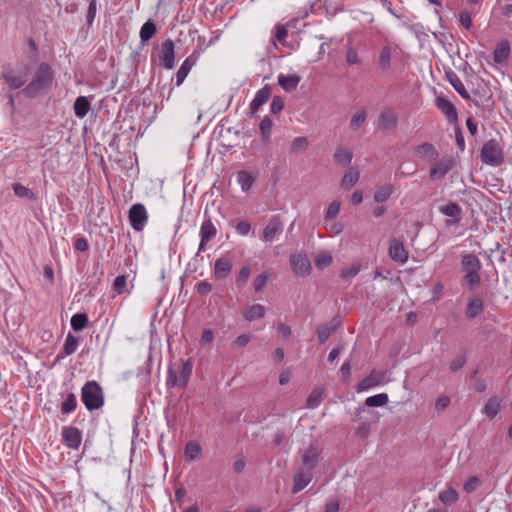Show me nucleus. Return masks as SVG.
<instances>
[{
	"instance_id": "55",
	"label": "nucleus",
	"mask_w": 512,
	"mask_h": 512,
	"mask_svg": "<svg viewBox=\"0 0 512 512\" xmlns=\"http://www.w3.org/2000/svg\"><path fill=\"white\" fill-rule=\"evenodd\" d=\"M340 210V203L338 201H333L330 203V205L327 208V211L325 213V219L326 220H332L334 219Z\"/></svg>"
},
{
	"instance_id": "17",
	"label": "nucleus",
	"mask_w": 512,
	"mask_h": 512,
	"mask_svg": "<svg viewBox=\"0 0 512 512\" xmlns=\"http://www.w3.org/2000/svg\"><path fill=\"white\" fill-rule=\"evenodd\" d=\"M445 77L451 86L457 91V93L466 100H470V94L466 90L464 84L460 80L459 76L453 70L445 71Z\"/></svg>"
},
{
	"instance_id": "39",
	"label": "nucleus",
	"mask_w": 512,
	"mask_h": 512,
	"mask_svg": "<svg viewBox=\"0 0 512 512\" xmlns=\"http://www.w3.org/2000/svg\"><path fill=\"white\" fill-rule=\"evenodd\" d=\"M237 181L241 186L242 191H248L253 183H254V177L247 171H240L237 174Z\"/></svg>"
},
{
	"instance_id": "43",
	"label": "nucleus",
	"mask_w": 512,
	"mask_h": 512,
	"mask_svg": "<svg viewBox=\"0 0 512 512\" xmlns=\"http://www.w3.org/2000/svg\"><path fill=\"white\" fill-rule=\"evenodd\" d=\"M393 192V188L391 185H385L379 187L374 193V201L377 203H382L388 200Z\"/></svg>"
},
{
	"instance_id": "12",
	"label": "nucleus",
	"mask_w": 512,
	"mask_h": 512,
	"mask_svg": "<svg viewBox=\"0 0 512 512\" xmlns=\"http://www.w3.org/2000/svg\"><path fill=\"white\" fill-rule=\"evenodd\" d=\"M389 256L395 262L406 263L408 260V252L404 247L402 241L398 239H393L390 243L389 247Z\"/></svg>"
},
{
	"instance_id": "20",
	"label": "nucleus",
	"mask_w": 512,
	"mask_h": 512,
	"mask_svg": "<svg viewBox=\"0 0 512 512\" xmlns=\"http://www.w3.org/2000/svg\"><path fill=\"white\" fill-rule=\"evenodd\" d=\"M232 263L227 258H218L215 261L213 277L218 280L225 279L231 272Z\"/></svg>"
},
{
	"instance_id": "54",
	"label": "nucleus",
	"mask_w": 512,
	"mask_h": 512,
	"mask_svg": "<svg viewBox=\"0 0 512 512\" xmlns=\"http://www.w3.org/2000/svg\"><path fill=\"white\" fill-rule=\"evenodd\" d=\"M166 385L171 388L180 386V377L172 367L168 369Z\"/></svg>"
},
{
	"instance_id": "26",
	"label": "nucleus",
	"mask_w": 512,
	"mask_h": 512,
	"mask_svg": "<svg viewBox=\"0 0 512 512\" xmlns=\"http://www.w3.org/2000/svg\"><path fill=\"white\" fill-rule=\"evenodd\" d=\"M379 127L382 130H391L396 128L398 119L395 113L391 111H383L378 119Z\"/></svg>"
},
{
	"instance_id": "35",
	"label": "nucleus",
	"mask_w": 512,
	"mask_h": 512,
	"mask_svg": "<svg viewBox=\"0 0 512 512\" xmlns=\"http://www.w3.org/2000/svg\"><path fill=\"white\" fill-rule=\"evenodd\" d=\"M192 362L190 360H186L181 364L179 377H180V387L185 388L188 385L189 379L192 375Z\"/></svg>"
},
{
	"instance_id": "50",
	"label": "nucleus",
	"mask_w": 512,
	"mask_h": 512,
	"mask_svg": "<svg viewBox=\"0 0 512 512\" xmlns=\"http://www.w3.org/2000/svg\"><path fill=\"white\" fill-rule=\"evenodd\" d=\"M333 261L332 256L328 252L319 253L315 258V265L319 269L328 267Z\"/></svg>"
},
{
	"instance_id": "21",
	"label": "nucleus",
	"mask_w": 512,
	"mask_h": 512,
	"mask_svg": "<svg viewBox=\"0 0 512 512\" xmlns=\"http://www.w3.org/2000/svg\"><path fill=\"white\" fill-rule=\"evenodd\" d=\"M502 398L494 395L491 396L482 409V413L489 419H494L501 409Z\"/></svg>"
},
{
	"instance_id": "3",
	"label": "nucleus",
	"mask_w": 512,
	"mask_h": 512,
	"mask_svg": "<svg viewBox=\"0 0 512 512\" xmlns=\"http://www.w3.org/2000/svg\"><path fill=\"white\" fill-rule=\"evenodd\" d=\"M480 157L483 163L492 167L499 166L504 161L503 151L495 139H491L483 145Z\"/></svg>"
},
{
	"instance_id": "45",
	"label": "nucleus",
	"mask_w": 512,
	"mask_h": 512,
	"mask_svg": "<svg viewBox=\"0 0 512 512\" xmlns=\"http://www.w3.org/2000/svg\"><path fill=\"white\" fill-rule=\"evenodd\" d=\"M77 407V399L75 394L70 393L68 394L67 398L64 400V402L61 404V412L63 414H70L73 411H75Z\"/></svg>"
},
{
	"instance_id": "1",
	"label": "nucleus",
	"mask_w": 512,
	"mask_h": 512,
	"mask_svg": "<svg viewBox=\"0 0 512 512\" xmlns=\"http://www.w3.org/2000/svg\"><path fill=\"white\" fill-rule=\"evenodd\" d=\"M54 80V71L52 67L45 62L40 63L30 80L22 89L25 97L34 99L46 94L52 87Z\"/></svg>"
},
{
	"instance_id": "37",
	"label": "nucleus",
	"mask_w": 512,
	"mask_h": 512,
	"mask_svg": "<svg viewBox=\"0 0 512 512\" xmlns=\"http://www.w3.org/2000/svg\"><path fill=\"white\" fill-rule=\"evenodd\" d=\"M78 345L79 338L74 336L72 333H68L63 346V354L65 356L72 355L77 350Z\"/></svg>"
},
{
	"instance_id": "52",
	"label": "nucleus",
	"mask_w": 512,
	"mask_h": 512,
	"mask_svg": "<svg viewBox=\"0 0 512 512\" xmlns=\"http://www.w3.org/2000/svg\"><path fill=\"white\" fill-rule=\"evenodd\" d=\"M308 140L305 137H296L291 143L292 152H303L308 148Z\"/></svg>"
},
{
	"instance_id": "36",
	"label": "nucleus",
	"mask_w": 512,
	"mask_h": 512,
	"mask_svg": "<svg viewBox=\"0 0 512 512\" xmlns=\"http://www.w3.org/2000/svg\"><path fill=\"white\" fill-rule=\"evenodd\" d=\"M156 25L152 20L146 21L140 29V39L142 42L149 41L156 33Z\"/></svg>"
},
{
	"instance_id": "53",
	"label": "nucleus",
	"mask_w": 512,
	"mask_h": 512,
	"mask_svg": "<svg viewBox=\"0 0 512 512\" xmlns=\"http://www.w3.org/2000/svg\"><path fill=\"white\" fill-rule=\"evenodd\" d=\"M322 391L321 390H313L307 399V407L310 409H314L320 405L321 402Z\"/></svg>"
},
{
	"instance_id": "38",
	"label": "nucleus",
	"mask_w": 512,
	"mask_h": 512,
	"mask_svg": "<svg viewBox=\"0 0 512 512\" xmlns=\"http://www.w3.org/2000/svg\"><path fill=\"white\" fill-rule=\"evenodd\" d=\"M459 499L458 492L450 487L445 491L439 493V500L445 505H452Z\"/></svg>"
},
{
	"instance_id": "6",
	"label": "nucleus",
	"mask_w": 512,
	"mask_h": 512,
	"mask_svg": "<svg viewBox=\"0 0 512 512\" xmlns=\"http://www.w3.org/2000/svg\"><path fill=\"white\" fill-rule=\"evenodd\" d=\"M160 64L166 69H172L175 65L174 42L166 39L162 42L159 51Z\"/></svg>"
},
{
	"instance_id": "23",
	"label": "nucleus",
	"mask_w": 512,
	"mask_h": 512,
	"mask_svg": "<svg viewBox=\"0 0 512 512\" xmlns=\"http://www.w3.org/2000/svg\"><path fill=\"white\" fill-rule=\"evenodd\" d=\"M414 153L417 157L427 158L429 160H436L439 156V153L434 145L428 142L416 146Z\"/></svg>"
},
{
	"instance_id": "63",
	"label": "nucleus",
	"mask_w": 512,
	"mask_h": 512,
	"mask_svg": "<svg viewBox=\"0 0 512 512\" xmlns=\"http://www.w3.org/2000/svg\"><path fill=\"white\" fill-rule=\"evenodd\" d=\"M251 337L247 334H242L238 336L232 343L233 347L242 348L245 347L250 342Z\"/></svg>"
},
{
	"instance_id": "15",
	"label": "nucleus",
	"mask_w": 512,
	"mask_h": 512,
	"mask_svg": "<svg viewBox=\"0 0 512 512\" xmlns=\"http://www.w3.org/2000/svg\"><path fill=\"white\" fill-rule=\"evenodd\" d=\"M461 267L464 273L479 272L482 264L475 254L465 253L461 255Z\"/></svg>"
},
{
	"instance_id": "24",
	"label": "nucleus",
	"mask_w": 512,
	"mask_h": 512,
	"mask_svg": "<svg viewBox=\"0 0 512 512\" xmlns=\"http://www.w3.org/2000/svg\"><path fill=\"white\" fill-rule=\"evenodd\" d=\"M484 310L483 301L479 297H473L468 302L466 309H465V315L467 319H474L478 315H480Z\"/></svg>"
},
{
	"instance_id": "29",
	"label": "nucleus",
	"mask_w": 512,
	"mask_h": 512,
	"mask_svg": "<svg viewBox=\"0 0 512 512\" xmlns=\"http://www.w3.org/2000/svg\"><path fill=\"white\" fill-rule=\"evenodd\" d=\"M352 158V152L349 149L342 147L337 148L333 155L334 162L342 167L350 165Z\"/></svg>"
},
{
	"instance_id": "14",
	"label": "nucleus",
	"mask_w": 512,
	"mask_h": 512,
	"mask_svg": "<svg viewBox=\"0 0 512 512\" xmlns=\"http://www.w3.org/2000/svg\"><path fill=\"white\" fill-rule=\"evenodd\" d=\"M435 105L446 116L449 122H455L457 120V111L448 99L443 96H438L435 99Z\"/></svg>"
},
{
	"instance_id": "32",
	"label": "nucleus",
	"mask_w": 512,
	"mask_h": 512,
	"mask_svg": "<svg viewBox=\"0 0 512 512\" xmlns=\"http://www.w3.org/2000/svg\"><path fill=\"white\" fill-rule=\"evenodd\" d=\"M440 212L445 216L455 218V222H459L461 219L462 209L457 203L450 202L447 205L441 206Z\"/></svg>"
},
{
	"instance_id": "64",
	"label": "nucleus",
	"mask_w": 512,
	"mask_h": 512,
	"mask_svg": "<svg viewBox=\"0 0 512 512\" xmlns=\"http://www.w3.org/2000/svg\"><path fill=\"white\" fill-rule=\"evenodd\" d=\"M127 278L125 275H119L115 278L113 287L118 293H122L124 287L126 286Z\"/></svg>"
},
{
	"instance_id": "25",
	"label": "nucleus",
	"mask_w": 512,
	"mask_h": 512,
	"mask_svg": "<svg viewBox=\"0 0 512 512\" xmlns=\"http://www.w3.org/2000/svg\"><path fill=\"white\" fill-rule=\"evenodd\" d=\"M299 82H300V77L296 74H293V75L280 74L278 76V84L286 92H293L294 90H296Z\"/></svg>"
},
{
	"instance_id": "57",
	"label": "nucleus",
	"mask_w": 512,
	"mask_h": 512,
	"mask_svg": "<svg viewBox=\"0 0 512 512\" xmlns=\"http://www.w3.org/2000/svg\"><path fill=\"white\" fill-rule=\"evenodd\" d=\"M480 485V479L476 476L470 477L464 484V490L466 493L474 492Z\"/></svg>"
},
{
	"instance_id": "28",
	"label": "nucleus",
	"mask_w": 512,
	"mask_h": 512,
	"mask_svg": "<svg viewBox=\"0 0 512 512\" xmlns=\"http://www.w3.org/2000/svg\"><path fill=\"white\" fill-rule=\"evenodd\" d=\"M359 170L356 167H351L344 174L341 180V187L345 190L351 189L359 180Z\"/></svg>"
},
{
	"instance_id": "8",
	"label": "nucleus",
	"mask_w": 512,
	"mask_h": 512,
	"mask_svg": "<svg viewBox=\"0 0 512 512\" xmlns=\"http://www.w3.org/2000/svg\"><path fill=\"white\" fill-rule=\"evenodd\" d=\"M290 265L293 272L298 276L308 275L311 271V264L305 254L298 253L290 256Z\"/></svg>"
},
{
	"instance_id": "30",
	"label": "nucleus",
	"mask_w": 512,
	"mask_h": 512,
	"mask_svg": "<svg viewBox=\"0 0 512 512\" xmlns=\"http://www.w3.org/2000/svg\"><path fill=\"white\" fill-rule=\"evenodd\" d=\"M73 108L78 118H84L90 110V102L87 97L79 96L76 98Z\"/></svg>"
},
{
	"instance_id": "22",
	"label": "nucleus",
	"mask_w": 512,
	"mask_h": 512,
	"mask_svg": "<svg viewBox=\"0 0 512 512\" xmlns=\"http://www.w3.org/2000/svg\"><path fill=\"white\" fill-rule=\"evenodd\" d=\"M319 457L320 449L317 446L310 445L302 457V462L308 468L307 470L311 471L318 464Z\"/></svg>"
},
{
	"instance_id": "18",
	"label": "nucleus",
	"mask_w": 512,
	"mask_h": 512,
	"mask_svg": "<svg viewBox=\"0 0 512 512\" xmlns=\"http://www.w3.org/2000/svg\"><path fill=\"white\" fill-rule=\"evenodd\" d=\"M312 480V473L309 470L300 469L293 478L292 493L296 494L303 490Z\"/></svg>"
},
{
	"instance_id": "58",
	"label": "nucleus",
	"mask_w": 512,
	"mask_h": 512,
	"mask_svg": "<svg viewBox=\"0 0 512 512\" xmlns=\"http://www.w3.org/2000/svg\"><path fill=\"white\" fill-rule=\"evenodd\" d=\"M267 280H268L267 273H262V274L258 275L254 281L255 292L262 291L267 284Z\"/></svg>"
},
{
	"instance_id": "46",
	"label": "nucleus",
	"mask_w": 512,
	"mask_h": 512,
	"mask_svg": "<svg viewBox=\"0 0 512 512\" xmlns=\"http://www.w3.org/2000/svg\"><path fill=\"white\" fill-rule=\"evenodd\" d=\"M345 61L350 66H360L362 64V59L359 57L358 52L351 46H348L346 49Z\"/></svg>"
},
{
	"instance_id": "27",
	"label": "nucleus",
	"mask_w": 512,
	"mask_h": 512,
	"mask_svg": "<svg viewBox=\"0 0 512 512\" xmlns=\"http://www.w3.org/2000/svg\"><path fill=\"white\" fill-rule=\"evenodd\" d=\"M510 54V45L507 41H502L497 44L493 52V60L498 64L506 63Z\"/></svg>"
},
{
	"instance_id": "19",
	"label": "nucleus",
	"mask_w": 512,
	"mask_h": 512,
	"mask_svg": "<svg viewBox=\"0 0 512 512\" xmlns=\"http://www.w3.org/2000/svg\"><path fill=\"white\" fill-rule=\"evenodd\" d=\"M271 93L272 90L269 85H265L256 92V95L250 104L251 114L257 112L258 109L270 99Z\"/></svg>"
},
{
	"instance_id": "51",
	"label": "nucleus",
	"mask_w": 512,
	"mask_h": 512,
	"mask_svg": "<svg viewBox=\"0 0 512 512\" xmlns=\"http://www.w3.org/2000/svg\"><path fill=\"white\" fill-rule=\"evenodd\" d=\"M272 126H273V122L268 116H265L262 119V121L260 122L259 129H260L261 135L264 139L267 140L270 138Z\"/></svg>"
},
{
	"instance_id": "34",
	"label": "nucleus",
	"mask_w": 512,
	"mask_h": 512,
	"mask_svg": "<svg viewBox=\"0 0 512 512\" xmlns=\"http://www.w3.org/2000/svg\"><path fill=\"white\" fill-rule=\"evenodd\" d=\"M194 65V61H192L190 58H186L184 62L179 67L177 74H176V85L180 86L187 75L189 74L191 68Z\"/></svg>"
},
{
	"instance_id": "62",
	"label": "nucleus",
	"mask_w": 512,
	"mask_h": 512,
	"mask_svg": "<svg viewBox=\"0 0 512 512\" xmlns=\"http://www.w3.org/2000/svg\"><path fill=\"white\" fill-rule=\"evenodd\" d=\"M236 232L241 236H246L251 230V225L246 221H239L235 226Z\"/></svg>"
},
{
	"instance_id": "7",
	"label": "nucleus",
	"mask_w": 512,
	"mask_h": 512,
	"mask_svg": "<svg viewBox=\"0 0 512 512\" xmlns=\"http://www.w3.org/2000/svg\"><path fill=\"white\" fill-rule=\"evenodd\" d=\"M454 167V160L452 157H444L433 165L430 169L429 177L431 180H438L445 177Z\"/></svg>"
},
{
	"instance_id": "16",
	"label": "nucleus",
	"mask_w": 512,
	"mask_h": 512,
	"mask_svg": "<svg viewBox=\"0 0 512 512\" xmlns=\"http://www.w3.org/2000/svg\"><path fill=\"white\" fill-rule=\"evenodd\" d=\"M339 326L340 322L336 319H332L328 323L319 325L316 330L319 343L324 344L328 338L336 332Z\"/></svg>"
},
{
	"instance_id": "42",
	"label": "nucleus",
	"mask_w": 512,
	"mask_h": 512,
	"mask_svg": "<svg viewBox=\"0 0 512 512\" xmlns=\"http://www.w3.org/2000/svg\"><path fill=\"white\" fill-rule=\"evenodd\" d=\"M13 191H14L15 195L20 198H25L28 200L36 199L35 193L31 189H29L28 187H26L20 183L13 184Z\"/></svg>"
},
{
	"instance_id": "9",
	"label": "nucleus",
	"mask_w": 512,
	"mask_h": 512,
	"mask_svg": "<svg viewBox=\"0 0 512 512\" xmlns=\"http://www.w3.org/2000/svg\"><path fill=\"white\" fill-rule=\"evenodd\" d=\"M385 375L386 373L384 371H372L361 382L358 383L356 391L361 393L373 387L379 386L383 382Z\"/></svg>"
},
{
	"instance_id": "31",
	"label": "nucleus",
	"mask_w": 512,
	"mask_h": 512,
	"mask_svg": "<svg viewBox=\"0 0 512 512\" xmlns=\"http://www.w3.org/2000/svg\"><path fill=\"white\" fill-rule=\"evenodd\" d=\"M184 455L188 461L198 460L202 455V448L197 442L190 441L185 446Z\"/></svg>"
},
{
	"instance_id": "33",
	"label": "nucleus",
	"mask_w": 512,
	"mask_h": 512,
	"mask_svg": "<svg viewBox=\"0 0 512 512\" xmlns=\"http://www.w3.org/2000/svg\"><path fill=\"white\" fill-rule=\"evenodd\" d=\"M266 309L261 304H255L247 309L244 313V318L247 321H254L256 319H261L265 316Z\"/></svg>"
},
{
	"instance_id": "48",
	"label": "nucleus",
	"mask_w": 512,
	"mask_h": 512,
	"mask_svg": "<svg viewBox=\"0 0 512 512\" xmlns=\"http://www.w3.org/2000/svg\"><path fill=\"white\" fill-rule=\"evenodd\" d=\"M464 280L469 290L476 289L481 283L479 272L465 273Z\"/></svg>"
},
{
	"instance_id": "60",
	"label": "nucleus",
	"mask_w": 512,
	"mask_h": 512,
	"mask_svg": "<svg viewBox=\"0 0 512 512\" xmlns=\"http://www.w3.org/2000/svg\"><path fill=\"white\" fill-rule=\"evenodd\" d=\"M250 276V268L248 266H244L240 269L236 282L238 285L243 286L246 284L248 278Z\"/></svg>"
},
{
	"instance_id": "4",
	"label": "nucleus",
	"mask_w": 512,
	"mask_h": 512,
	"mask_svg": "<svg viewBox=\"0 0 512 512\" xmlns=\"http://www.w3.org/2000/svg\"><path fill=\"white\" fill-rule=\"evenodd\" d=\"M29 77L27 68L15 69L10 65L3 67L1 78L9 86L10 89L16 90L25 85Z\"/></svg>"
},
{
	"instance_id": "13",
	"label": "nucleus",
	"mask_w": 512,
	"mask_h": 512,
	"mask_svg": "<svg viewBox=\"0 0 512 512\" xmlns=\"http://www.w3.org/2000/svg\"><path fill=\"white\" fill-rule=\"evenodd\" d=\"M282 221L279 216H273L269 219L268 224L263 230V240L265 242H272L277 233L282 230Z\"/></svg>"
},
{
	"instance_id": "44",
	"label": "nucleus",
	"mask_w": 512,
	"mask_h": 512,
	"mask_svg": "<svg viewBox=\"0 0 512 512\" xmlns=\"http://www.w3.org/2000/svg\"><path fill=\"white\" fill-rule=\"evenodd\" d=\"M379 67L382 71H387L391 67V52L388 47L381 49L379 54Z\"/></svg>"
},
{
	"instance_id": "49",
	"label": "nucleus",
	"mask_w": 512,
	"mask_h": 512,
	"mask_svg": "<svg viewBox=\"0 0 512 512\" xmlns=\"http://www.w3.org/2000/svg\"><path fill=\"white\" fill-rule=\"evenodd\" d=\"M360 270L361 263L355 262L349 268L342 269L340 272V276L343 279H352L359 273Z\"/></svg>"
},
{
	"instance_id": "11",
	"label": "nucleus",
	"mask_w": 512,
	"mask_h": 512,
	"mask_svg": "<svg viewBox=\"0 0 512 512\" xmlns=\"http://www.w3.org/2000/svg\"><path fill=\"white\" fill-rule=\"evenodd\" d=\"M216 234L217 229L214 226L211 218H206L200 227L201 240L198 248V253L202 252L205 249L206 243L209 242L212 238H214Z\"/></svg>"
},
{
	"instance_id": "5",
	"label": "nucleus",
	"mask_w": 512,
	"mask_h": 512,
	"mask_svg": "<svg viewBox=\"0 0 512 512\" xmlns=\"http://www.w3.org/2000/svg\"><path fill=\"white\" fill-rule=\"evenodd\" d=\"M129 222L135 231H142L148 221L146 208L141 203L132 205L129 209Z\"/></svg>"
},
{
	"instance_id": "56",
	"label": "nucleus",
	"mask_w": 512,
	"mask_h": 512,
	"mask_svg": "<svg viewBox=\"0 0 512 512\" xmlns=\"http://www.w3.org/2000/svg\"><path fill=\"white\" fill-rule=\"evenodd\" d=\"M341 380L344 384H348L351 376V363L345 361L340 368Z\"/></svg>"
},
{
	"instance_id": "59",
	"label": "nucleus",
	"mask_w": 512,
	"mask_h": 512,
	"mask_svg": "<svg viewBox=\"0 0 512 512\" xmlns=\"http://www.w3.org/2000/svg\"><path fill=\"white\" fill-rule=\"evenodd\" d=\"M467 358L465 355L457 356L451 363L450 369L452 372H457L466 364Z\"/></svg>"
},
{
	"instance_id": "41",
	"label": "nucleus",
	"mask_w": 512,
	"mask_h": 512,
	"mask_svg": "<svg viewBox=\"0 0 512 512\" xmlns=\"http://www.w3.org/2000/svg\"><path fill=\"white\" fill-rule=\"evenodd\" d=\"M70 323L73 330L81 331L87 326L88 316L85 313H77L72 316Z\"/></svg>"
},
{
	"instance_id": "2",
	"label": "nucleus",
	"mask_w": 512,
	"mask_h": 512,
	"mask_svg": "<svg viewBox=\"0 0 512 512\" xmlns=\"http://www.w3.org/2000/svg\"><path fill=\"white\" fill-rule=\"evenodd\" d=\"M81 400L89 411L101 408L104 405L101 386L94 380L86 382L81 389Z\"/></svg>"
},
{
	"instance_id": "47",
	"label": "nucleus",
	"mask_w": 512,
	"mask_h": 512,
	"mask_svg": "<svg viewBox=\"0 0 512 512\" xmlns=\"http://www.w3.org/2000/svg\"><path fill=\"white\" fill-rule=\"evenodd\" d=\"M367 114L365 111H359L352 115L350 120V128L353 131L358 130L366 121Z\"/></svg>"
},
{
	"instance_id": "61",
	"label": "nucleus",
	"mask_w": 512,
	"mask_h": 512,
	"mask_svg": "<svg viewBox=\"0 0 512 512\" xmlns=\"http://www.w3.org/2000/svg\"><path fill=\"white\" fill-rule=\"evenodd\" d=\"M284 107V103L281 97L274 96L272 99V102L270 104V110L273 114H278L282 111Z\"/></svg>"
},
{
	"instance_id": "40",
	"label": "nucleus",
	"mask_w": 512,
	"mask_h": 512,
	"mask_svg": "<svg viewBox=\"0 0 512 512\" xmlns=\"http://www.w3.org/2000/svg\"><path fill=\"white\" fill-rule=\"evenodd\" d=\"M389 398L386 393H380L366 398L365 404L368 407H381L388 403Z\"/></svg>"
},
{
	"instance_id": "10",
	"label": "nucleus",
	"mask_w": 512,
	"mask_h": 512,
	"mask_svg": "<svg viewBox=\"0 0 512 512\" xmlns=\"http://www.w3.org/2000/svg\"><path fill=\"white\" fill-rule=\"evenodd\" d=\"M62 439L64 444L71 449H78L82 442L81 431L76 427H63Z\"/></svg>"
}]
</instances>
